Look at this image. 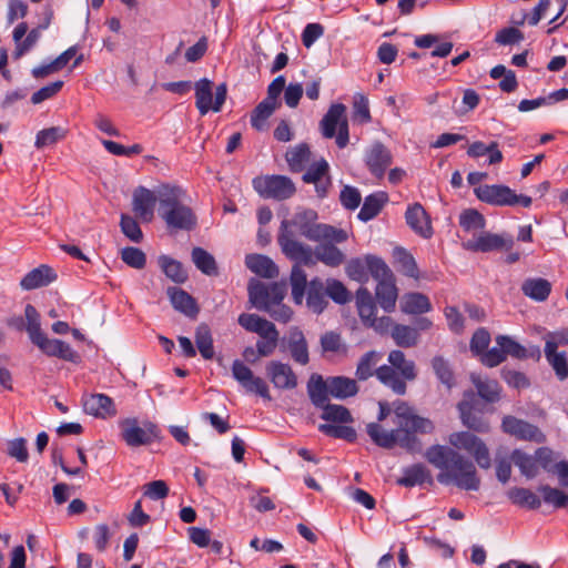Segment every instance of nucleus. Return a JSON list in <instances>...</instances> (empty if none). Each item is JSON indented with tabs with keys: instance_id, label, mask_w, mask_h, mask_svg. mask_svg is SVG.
Here are the masks:
<instances>
[{
	"instance_id": "obj_17",
	"label": "nucleus",
	"mask_w": 568,
	"mask_h": 568,
	"mask_svg": "<svg viewBox=\"0 0 568 568\" xmlns=\"http://www.w3.org/2000/svg\"><path fill=\"white\" fill-rule=\"evenodd\" d=\"M156 201H159L158 191L154 193L144 186H139L133 192L132 210L142 222L149 223L154 217Z\"/></svg>"
},
{
	"instance_id": "obj_48",
	"label": "nucleus",
	"mask_w": 568,
	"mask_h": 568,
	"mask_svg": "<svg viewBox=\"0 0 568 568\" xmlns=\"http://www.w3.org/2000/svg\"><path fill=\"white\" fill-rule=\"evenodd\" d=\"M276 109V105L263 100L251 113V125L256 131H265L267 129V120Z\"/></svg>"
},
{
	"instance_id": "obj_57",
	"label": "nucleus",
	"mask_w": 568,
	"mask_h": 568,
	"mask_svg": "<svg viewBox=\"0 0 568 568\" xmlns=\"http://www.w3.org/2000/svg\"><path fill=\"white\" fill-rule=\"evenodd\" d=\"M318 430L327 436L345 439L347 442H354L357 437L356 430L346 425L321 424Z\"/></svg>"
},
{
	"instance_id": "obj_60",
	"label": "nucleus",
	"mask_w": 568,
	"mask_h": 568,
	"mask_svg": "<svg viewBox=\"0 0 568 568\" xmlns=\"http://www.w3.org/2000/svg\"><path fill=\"white\" fill-rule=\"evenodd\" d=\"M538 490L542 494L545 503L552 505L556 508H564L568 505V495L558 488L542 485Z\"/></svg>"
},
{
	"instance_id": "obj_2",
	"label": "nucleus",
	"mask_w": 568,
	"mask_h": 568,
	"mask_svg": "<svg viewBox=\"0 0 568 568\" xmlns=\"http://www.w3.org/2000/svg\"><path fill=\"white\" fill-rule=\"evenodd\" d=\"M426 460L435 468L438 483L455 485L464 490H478L480 478L475 464L459 454L456 449L445 445H433L425 452Z\"/></svg>"
},
{
	"instance_id": "obj_41",
	"label": "nucleus",
	"mask_w": 568,
	"mask_h": 568,
	"mask_svg": "<svg viewBox=\"0 0 568 568\" xmlns=\"http://www.w3.org/2000/svg\"><path fill=\"white\" fill-rule=\"evenodd\" d=\"M388 197L387 194L384 192H378L368 195L363 203V206L358 213V219L367 222L375 216L378 215V213L382 211L384 204L387 202Z\"/></svg>"
},
{
	"instance_id": "obj_31",
	"label": "nucleus",
	"mask_w": 568,
	"mask_h": 568,
	"mask_svg": "<svg viewBox=\"0 0 568 568\" xmlns=\"http://www.w3.org/2000/svg\"><path fill=\"white\" fill-rule=\"evenodd\" d=\"M521 291L527 297L544 302L551 293V283L542 277H530L524 281Z\"/></svg>"
},
{
	"instance_id": "obj_30",
	"label": "nucleus",
	"mask_w": 568,
	"mask_h": 568,
	"mask_svg": "<svg viewBox=\"0 0 568 568\" xmlns=\"http://www.w3.org/2000/svg\"><path fill=\"white\" fill-rule=\"evenodd\" d=\"M433 478L430 471L423 464H414L403 469L402 477L397 478L396 483L404 487H414L423 485L424 483H432Z\"/></svg>"
},
{
	"instance_id": "obj_7",
	"label": "nucleus",
	"mask_w": 568,
	"mask_h": 568,
	"mask_svg": "<svg viewBox=\"0 0 568 568\" xmlns=\"http://www.w3.org/2000/svg\"><path fill=\"white\" fill-rule=\"evenodd\" d=\"M28 320L27 332L31 342L45 355L58 357L68 362H77L79 355L72 347L61 339H50L41 331L40 314L31 304L26 305Z\"/></svg>"
},
{
	"instance_id": "obj_43",
	"label": "nucleus",
	"mask_w": 568,
	"mask_h": 568,
	"mask_svg": "<svg viewBox=\"0 0 568 568\" xmlns=\"http://www.w3.org/2000/svg\"><path fill=\"white\" fill-rule=\"evenodd\" d=\"M287 164L293 172H302L311 160V151L307 144L302 143L286 152Z\"/></svg>"
},
{
	"instance_id": "obj_24",
	"label": "nucleus",
	"mask_w": 568,
	"mask_h": 568,
	"mask_svg": "<svg viewBox=\"0 0 568 568\" xmlns=\"http://www.w3.org/2000/svg\"><path fill=\"white\" fill-rule=\"evenodd\" d=\"M57 280V273L48 265H40L24 275L20 285L26 291L47 286Z\"/></svg>"
},
{
	"instance_id": "obj_13",
	"label": "nucleus",
	"mask_w": 568,
	"mask_h": 568,
	"mask_svg": "<svg viewBox=\"0 0 568 568\" xmlns=\"http://www.w3.org/2000/svg\"><path fill=\"white\" fill-rule=\"evenodd\" d=\"M121 435L128 446L138 447L149 445L159 435V429L152 422L139 425L136 418H126L120 423Z\"/></svg>"
},
{
	"instance_id": "obj_20",
	"label": "nucleus",
	"mask_w": 568,
	"mask_h": 568,
	"mask_svg": "<svg viewBox=\"0 0 568 568\" xmlns=\"http://www.w3.org/2000/svg\"><path fill=\"white\" fill-rule=\"evenodd\" d=\"M266 374L276 388L293 389L297 386V376L288 364L272 361L266 366Z\"/></svg>"
},
{
	"instance_id": "obj_1",
	"label": "nucleus",
	"mask_w": 568,
	"mask_h": 568,
	"mask_svg": "<svg viewBox=\"0 0 568 568\" xmlns=\"http://www.w3.org/2000/svg\"><path fill=\"white\" fill-rule=\"evenodd\" d=\"M394 429L385 430L378 423H369L366 427L371 439L379 447L392 449L396 445L408 452L420 450V442L416 433H432L434 425L432 420L416 415L406 403L399 402L394 409Z\"/></svg>"
},
{
	"instance_id": "obj_14",
	"label": "nucleus",
	"mask_w": 568,
	"mask_h": 568,
	"mask_svg": "<svg viewBox=\"0 0 568 568\" xmlns=\"http://www.w3.org/2000/svg\"><path fill=\"white\" fill-rule=\"evenodd\" d=\"M232 375L234 379L247 392L261 396L265 400H272L267 383L240 359L232 364Z\"/></svg>"
},
{
	"instance_id": "obj_27",
	"label": "nucleus",
	"mask_w": 568,
	"mask_h": 568,
	"mask_svg": "<svg viewBox=\"0 0 568 568\" xmlns=\"http://www.w3.org/2000/svg\"><path fill=\"white\" fill-rule=\"evenodd\" d=\"M245 265L251 272L264 278H275L280 274L276 264L266 255L248 254L245 257Z\"/></svg>"
},
{
	"instance_id": "obj_39",
	"label": "nucleus",
	"mask_w": 568,
	"mask_h": 568,
	"mask_svg": "<svg viewBox=\"0 0 568 568\" xmlns=\"http://www.w3.org/2000/svg\"><path fill=\"white\" fill-rule=\"evenodd\" d=\"M496 344L500 348H503L505 357H507L508 355L517 359H525L534 355H537V357H539L538 348H536L531 354H529L526 347L520 345L518 342H516L513 337L508 335H498L496 337Z\"/></svg>"
},
{
	"instance_id": "obj_6",
	"label": "nucleus",
	"mask_w": 568,
	"mask_h": 568,
	"mask_svg": "<svg viewBox=\"0 0 568 568\" xmlns=\"http://www.w3.org/2000/svg\"><path fill=\"white\" fill-rule=\"evenodd\" d=\"M387 361L389 365L377 367L375 376L395 394L404 395L407 388L406 382H413L417 377L416 364L399 349L389 352Z\"/></svg>"
},
{
	"instance_id": "obj_53",
	"label": "nucleus",
	"mask_w": 568,
	"mask_h": 568,
	"mask_svg": "<svg viewBox=\"0 0 568 568\" xmlns=\"http://www.w3.org/2000/svg\"><path fill=\"white\" fill-rule=\"evenodd\" d=\"M366 266L367 272H369V274L374 277V280L377 281V283L394 278L390 268L382 258L377 256L367 255Z\"/></svg>"
},
{
	"instance_id": "obj_56",
	"label": "nucleus",
	"mask_w": 568,
	"mask_h": 568,
	"mask_svg": "<svg viewBox=\"0 0 568 568\" xmlns=\"http://www.w3.org/2000/svg\"><path fill=\"white\" fill-rule=\"evenodd\" d=\"M325 292L327 296L337 304H346L352 298V295L346 286L341 281L335 278L326 280Z\"/></svg>"
},
{
	"instance_id": "obj_25",
	"label": "nucleus",
	"mask_w": 568,
	"mask_h": 568,
	"mask_svg": "<svg viewBox=\"0 0 568 568\" xmlns=\"http://www.w3.org/2000/svg\"><path fill=\"white\" fill-rule=\"evenodd\" d=\"M345 112L346 108L342 103H335L329 106L320 123L324 138L332 139L336 135V129L339 130L341 123L347 121Z\"/></svg>"
},
{
	"instance_id": "obj_8",
	"label": "nucleus",
	"mask_w": 568,
	"mask_h": 568,
	"mask_svg": "<svg viewBox=\"0 0 568 568\" xmlns=\"http://www.w3.org/2000/svg\"><path fill=\"white\" fill-rule=\"evenodd\" d=\"M195 105L201 113L205 115L209 111L219 112L226 100L227 88L221 83L215 88L213 97V82L206 78L200 79L194 83Z\"/></svg>"
},
{
	"instance_id": "obj_47",
	"label": "nucleus",
	"mask_w": 568,
	"mask_h": 568,
	"mask_svg": "<svg viewBox=\"0 0 568 568\" xmlns=\"http://www.w3.org/2000/svg\"><path fill=\"white\" fill-rule=\"evenodd\" d=\"M192 261L205 275L211 276L217 274V266L214 256L204 248L194 247L192 250Z\"/></svg>"
},
{
	"instance_id": "obj_34",
	"label": "nucleus",
	"mask_w": 568,
	"mask_h": 568,
	"mask_svg": "<svg viewBox=\"0 0 568 568\" xmlns=\"http://www.w3.org/2000/svg\"><path fill=\"white\" fill-rule=\"evenodd\" d=\"M554 343H545V357L556 373L564 381L568 377V361L565 352H557Z\"/></svg>"
},
{
	"instance_id": "obj_22",
	"label": "nucleus",
	"mask_w": 568,
	"mask_h": 568,
	"mask_svg": "<svg viewBox=\"0 0 568 568\" xmlns=\"http://www.w3.org/2000/svg\"><path fill=\"white\" fill-rule=\"evenodd\" d=\"M390 163L392 154L382 143L373 144L367 151L366 164L376 178H382Z\"/></svg>"
},
{
	"instance_id": "obj_37",
	"label": "nucleus",
	"mask_w": 568,
	"mask_h": 568,
	"mask_svg": "<svg viewBox=\"0 0 568 568\" xmlns=\"http://www.w3.org/2000/svg\"><path fill=\"white\" fill-rule=\"evenodd\" d=\"M329 395L335 398L344 399L355 396L358 393V386L355 379L345 376L329 377Z\"/></svg>"
},
{
	"instance_id": "obj_38",
	"label": "nucleus",
	"mask_w": 568,
	"mask_h": 568,
	"mask_svg": "<svg viewBox=\"0 0 568 568\" xmlns=\"http://www.w3.org/2000/svg\"><path fill=\"white\" fill-rule=\"evenodd\" d=\"M458 409L464 426L478 433H487L489 430V423L486 419H484L480 415L474 413L473 407L469 403H459Z\"/></svg>"
},
{
	"instance_id": "obj_4",
	"label": "nucleus",
	"mask_w": 568,
	"mask_h": 568,
	"mask_svg": "<svg viewBox=\"0 0 568 568\" xmlns=\"http://www.w3.org/2000/svg\"><path fill=\"white\" fill-rule=\"evenodd\" d=\"M185 191L176 185L164 184L158 189L159 215L166 225L174 230H193L196 215L192 209L182 203Z\"/></svg>"
},
{
	"instance_id": "obj_9",
	"label": "nucleus",
	"mask_w": 568,
	"mask_h": 568,
	"mask_svg": "<svg viewBox=\"0 0 568 568\" xmlns=\"http://www.w3.org/2000/svg\"><path fill=\"white\" fill-rule=\"evenodd\" d=\"M248 298L254 307L266 311L274 303L282 302L286 294V284L284 282H274L264 284L257 280H251L247 286Z\"/></svg>"
},
{
	"instance_id": "obj_50",
	"label": "nucleus",
	"mask_w": 568,
	"mask_h": 568,
	"mask_svg": "<svg viewBox=\"0 0 568 568\" xmlns=\"http://www.w3.org/2000/svg\"><path fill=\"white\" fill-rule=\"evenodd\" d=\"M159 264L164 274L175 283H184L187 278V274L184 271L182 264L166 255L159 257Z\"/></svg>"
},
{
	"instance_id": "obj_49",
	"label": "nucleus",
	"mask_w": 568,
	"mask_h": 568,
	"mask_svg": "<svg viewBox=\"0 0 568 568\" xmlns=\"http://www.w3.org/2000/svg\"><path fill=\"white\" fill-rule=\"evenodd\" d=\"M67 133L68 130L61 126H51L40 130L37 133L34 146L37 149H43L53 145L58 141L63 140L67 136Z\"/></svg>"
},
{
	"instance_id": "obj_33",
	"label": "nucleus",
	"mask_w": 568,
	"mask_h": 568,
	"mask_svg": "<svg viewBox=\"0 0 568 568\" xmlns=\"http://www.w3.org/2000/svg\"><path fill=\"white\" fill-rule=\"evenodd\" d=\"M375 295L378 304L385 312L394 311L398 296L395 278L377 283Z\"/></svg>"
},
{
	"instance_id": "obj_40",
	"label": "nucleus",
	"mask_w": 568,
	"mask_h": 568,
	"mask_svg": "<svg viewBox=\"0 0 568 568\" xmlns=\"http://www.w3.org/2000/svg\"><path fill=\"white\" fill-rule=\"evenodd\" d=\"M507 496L513 504L519 507L538 509L541 506L540 498L528 488L513 487L507 491Z\"/></svg>"
},
{
	"instance_id": "obj_16",
	"label": "nucleus",
	"mask_w": 568,
	"mask_h": 568,
	"mask_svg": "<svg viewBox=\"0 0 568 568\" xmlns=\"http://www.w3.org/2000/svg\"><path fill=\"white\" fill-rule=\"evenodd\" d=\"M503 432L518 439L544 443L546 436L535 425L514 416H505L501 423Z\"/></svg>"
},
{
	"instance_id": "obj_26",
	"label": "nucleus",
	"mask_w": 568,
	"mask_h": 568,
	"mask_svg": "<svg viewBox=\"0 0 568 568\" xmlns=\"http://www.w3.org/2000/svg\"><path fill=\"white\" fill-rule=\"evenodd\" d=\"M168 296L171 301L172 306L183 313L185 316L194 318L199 313V307L195 300L185 291L179 287H169Z\"/></svg>"
},
{
	"instance_id": "obj_11",
	"label": "nucleus",
	"mask_w": 568,
	"mask_h": 568,
	"mask_svg": "<svg viewBox=\"0 0 568 568\" xmlns=\"http://www.w3.org/2000/svg\"><path fill=\"white\" fill-rule=\"evenodd\" d=\"M356 306L358 315L366 326L374 328L381 334L389 331L392 318L388 316L376 317V306L367 288L361 287L356 292Z\"/></svg>"
},
{
	"instance_id": "obj_15",
	"label": "nucleus",
	"mask_w": 568,
	"mask_h": 568,
	"mask_svg": "<svg viewBox=\"0 0 568 568\" xmlns=\"http://www.w3.org/2000/svg\"><path fill=\"white\" fill-rule=\"evenodd\" d=\"M463 247L471 252H490L495 250H510L514 240L510 235H499L480 231L478 235H474L462 243Z\"/></svg>"
},
{
	"instance_id": "obj_46",
	"label": "nucleus",
	"mask_w": 568,
	"mask_h": 568,
	"mask_svg": "<svg viewBox=\"0 0 568 568\" xmlns=\"http://www.w3.org/2000/svg\"><path fill=\"white\" fill-rule=\"evenodd\" d=\"M239 324L247 332L256 333L258 336L275 326L272 322L262 318L256 314L242 313L237 320Z\"/></svg>"
},
{
	"instance_id": "obj_5",
	"label": "nucleus",
	"mask_w": 568,
	"mask_h": 568,
	"mask_svg": "<svg viewBox=\"0 0 568 568\" xmlns=\"http://www.w3.org/2000/svg\"><path fill=\"white\" fill-rule=\"evenodd\" d=\"M301 234L314 242H322L314 250V258L327 266L337 267L345 261L344 253L334 243H343L347 240V233L328 224L304 225Z\"/></svg>"
},
{
	"instance_id": "obj_52",
	"label": "nucleus",
	"mask_w": 568,
	"mask_h": 568,
	"mask_svg": "<svg viewBox=\"0 0 568 568\" xmlns=\"http://www.w3.org/2000/svg\"><path fill=\"white\" fill-rule=\"evenodd\" d=\"M260 337L261 339L256 342L257 356L266 357L272 355L277 346L280 337V333L276 327H268V331L260 335Z\"/></svg>"
},
{
	"instance_id": "obj_29",
	"label": "nucleus",
	"mask_w": 568,
	"mask_h": 568,
	"mask_svg": "<svg viewBox=\"0 0 568 568\" xmlns=\"http://www.w3.org/2000/svg\"><path fill=\"white\" fill-rule=\"evenodd\" d=\"M306 288L307 306L316 314L322 313L327 306V294L325 292V283L320 277H315L311 280L308 283H306Z\"/></svg>"
},
{
	"instance_id": "obj_55",
	"label": "nucleus",
	"mask_w": 568,
	"mask_h": 568,
	"mask_svg": "<svg viewBox=\"0 0 568 568\" xmlns=\"http://www.w3.org/2000/svg\"><path fill=\"white\" fill-rule=\"evenodd\" d=\"M378 354L375 351L365 353L357 364L355 372L356 378L359 381H366L375 375Z\"/></svg>"
},
{
	"instance_id": "obj_10",
	"label": "nucleus",
	"mask_w": 568,
	"mask_h": 568,
	"mask_svg": "<svg viewBox=\"0 0 568 568\" xmlns=\"http://www.w3.org/2000/svg\"><path fill=\"white\" fill-rule=\"evenodd\" d=\"M449 444L456 449H462L471 455L480 468L488 469L491 466L490 454L486 444L469 432H458L449 435Z\"/></svg>"
},
{
	"instance_id": "obj_35",
	"label": "nucleus",
	"mask_w": 568,
	"mask_h": 568,
	"mask_svg": "<svg viewBox=\"0 0 568 568\" xmlns=\"http://www.w3.org/2000/svg\"><path fill=\"white\" fill-rule=\"evenodd\" d=\"M470 379L475 385L478 395L488 403H495L500 398V386L497 381L483 378L473 373Z\"/></svg>"
},
{
	"instance_id": "obj_21",
	"label": "nucleus",
	"mask_w": 568,
	"mask_h": 568,
	"mask_svg": "<svg viewBox=\"0 0 568 568\" xmlns=\"http://www.w3.org/2000/svg\"><path fill=\"white\" fill-rule=\"evenodd\" d=\"M82 406L87 414L99 418H108L116 414L112 398L104 394L83 396Z\"/></svg>"
},
{
	"instance_id": "obj_45",
	"label": "nucleus",
	"mask_w": 568,
	"mask_h": 568,
	"mask_svg": "<svg viewBox=\"0 0 568 568\" xmlns=\"http://www.w3.org/2000/svg\"><path fill=\"white\" fill-rule=\"evenodd\" d=\"M195 344L204 359L214 357V346L211 329L206 324H201L195 331Z\"/></svg>"
},
{
	"instance_id": "obj_61",
	"label": "nucleus",
	"mask_w": 568,
	"mask_h": 568,
	"mask_svg": "<svg viewBox=\"0 0 568 568\" xmlns=\"http://www.w3.org/2000/svg\"><path fill=\"white\" fill-rule=\"evenodd\" d=\"M122 261L136 270H141L146 264V256L144 252L138 247L128 246L121 251Z\"/></svg>"
},
{
	"instance_id": "obj_18",
	"label": "nucleus",
	"mask_w": 568,
	"mask_h": 568,
	"mask_svg": "<svg viewBox=\"0 0 568 568\" xmlns=\"http://www.w3.org/2000/svg\"><path fill=\"white\" fill-rule=\"evenodd\" d=\"M476 196L481 202L495 206H511L513 190L503 184H484L474 190Z\"/></svg>"
},
{
	"instance_id": "obj_32",
	"label": "nucleus",
	"mask_w": 568,
	"mask_h": 568,
	"mask_svg": "<svg viewBox=\"0 0 568 568\" xmlns=\"http://www.w3.org/2000/svg\"><path fill=\"white\" fill-rule=\"evenodd\" d=\"M307 394L316 407H323L329 395V381H324L320 374H312L307 383Z\"/></svg>"
},
{
	"instance_id": "obj_58",
	"label": "nucleus",
	"mask_w": 568,
	"mask_h": 568,
	"mask_svg": "<svg viewBox=\"0 0 568 568\" xmlns=\"http://www.w3.org/2000/svg\"><path fill=\"white\" fill-rule=\"evenodd\" d=\"M396 261L399 264L400 272L409 277L418 278L419 272L415 258L403 248L395 251Z\"/></svg>"
},
{
	"instance_id": "obj_54",
	"label": "nucleus",
	"mask_w": 568,
	"mask_h": 568,
	"mask_svg": "<svg viewBox=\"0 0 568 568\" xmlns=\"http://www.w3.org/2000/svg\"><path fill=\"white\" fill-rule=\"evenodd\" d=\"M321 408L323 409L321 417L324 420L342 424L353 422L352 414L345 406L326 403Z\"/></svg>"
},
{
	"instance_id": "obj_36",
	"label": "nucleus",
	"mask_w": 568,
	"mask_h": 568,
	"mask_svg": "<svg viewBox=\"0 0 568 568\" xmlns=\"http://www.w3.org/2000/svg\"><path fill=\"white\" fill-rule=\"evenodd\" d=\"M400 310L406 314H423L432 310V304L422 293H408L400 300Z\"/></svg>"
},
{
	"instance_id": "obj_3",
	"label": "nucleus",
	"mask_w": 568,
	"mask_h": 568,
	"mask_svg": "<svg viewBox=\"0 0 568 568\" xmlns=\"http://www.w3.org/2000/svg\"><path fill=\"white\" fill-rule=\"evenodd\" d=\"M293 224V221H282L277 242L283 254L294 262L290 274L291 294L294 303L302 305L307 283V275L302 266H314L316 264V258H314V250H312L311 246L295 239V235L291 230Z\"/></svg>"
},
{
	"instance_id": "obj_62",
	"label": "nucleus",
	"mask_w": 568,
	"mask_h": 568,
	"mask_svg": "<svg viewBox=\"0 0 568 568\" xmlns=\"http://www.w3.org/2000/svg\"><path fill=\"white\" fill-rule=\"evenodd\" d=\"M121 231L132 242L140 243L143 239V233L139 223L130 215L122 214L120 221Z\"/></svg>"
},
{
	"instance_id": "obj_28",
	"label": "nucleus",
	"mask_w": 568,
	"mask_h": 568,
	"mask_svg": "<svg viewBox=\"0 0 568 568\" xmlns=\"http://www.w3.org/2000/svg\"><path fill=\"white\" fill-rule=\"evenodd\" d=\"M287 347L292 358L296 363L306 365L310 362L308 345L303 332L300 328H291L287 339Z\"/></svg>"
},
{
	"instance_id": "obj_12",
	"label": "nucleus",
	"mask_w": 568,
	"mask_h": 568,
	"mask_svg": "<svg viewBox=\"0 0 568 568\" xmlns=\"http://www.w3.org/2000/svg\"><path fill=\"white\" fill-rule=\"evenodd\" d=\"M256 192L266 199L278 201L290 199L295 193V185L284 175L261 176L253 180Z\"/></svg>"
},
{
	"instance_id": "obj_64",
	"label": "nucleus",
	"mask_w": 568,
	"mask_h": 568,
	"mask_svg": "<svg viewBox=\"0 0 568 568\" xmlns=\"http://www.w3.org/2000/svg\"><path fill=\"white\" fill-rule=\"evenodd\" d=\"M489 343V332L486 328L480 327L473 334V337L470 339V351L475 355H481L487 349Z\"/></svg>"
},
{
	"instance_id": "obj_42",
	"label": "nucleus",
	"mask_w": 568,
	"mask_h": 568,
	"mask_svg": "<svg viewBox=\"0 0 568 568\" xmlns=\"http://www.w3.org/2000/svg\"><path fill=\"white\" fill-rule=\"evenodd\" d=\"M389 328H392L390 335L397 346L409 348L414 347L418 343L419 333L416 328L408 325L393 323Z\"/></svg>"
},
{
	"instance_id": "obj_51",
	"label": "nucleus",
	"mask_w": 568,
	"mask_h": 568,
	"mask_svg": "<svg viewBox=\"0 0 568 568\" xmlns=\"http://www.w3.org/2000/svg\"><path fill=\"white\" fill-rule=\"evenodd\" d=\"M511 462L527 478H532L537 475L538 468L535 456H530L519 449H515L511 454Z\"/></svg>"
},
{
	"instance_id": "obj_44",
	"label": "nucleus",
	"mask_w": 568,
	"mask_h": 568,
	"mask_svg": "<svg viewBox=\"0 0 568 568\" xmlns=\"http://www.w3.org/2000/svg\"><path fill=\"white\" fill-rule=\"evenodd\" d=\"M459 225L465 232L471 233L474 236L478 231L484 230L486 220L477 210L467 209L459 215Z\"/></svg>"
},
{
	"instance_id": "obj_63",
	"label": "nucleus",
	"mask_w": 568,
	"mask_h": 568,
	"mask_svg": "<svg viewBox=\"0 0 568 568\" xmlns=\"http://www.w3.org/2000/svg\"><path fill=\"white\" fill-rule=\"evenodd\" d=\"M368 100L364 94L357 93L353 103V120L358 123H368L371 121Z\"/></svg>"
},
{
	"instance_id": "obj_59",
	"label": "nucleus",
	"mask_w": 568,
	"mask_h": 568,
	"mask_svg": "<svg viewBox=\"0 0 568 568\" xmlns=\"http://www.w3.org/2000/svg\"><path fill=\"white\" fill-rule=\"evenodd\" d=\"M432 367L438 379L446 385L447 388H452L454 385V374L448 362L442 356H435L432 359Z\"/></svg>"
},
{
	"instance_id": "obj_19",
	"label": "nucleus",
	"mask_w": 568,
	"mask_h": 568,
	"mask_svg": "<svg viewBox=\"0 0 568 568\" xmlns=\"http://www.w3.org/2000/svg\"><path fill=\"white\" fill-rule=\"evenodd\" d=\"M42 30L38 27L28 31V24L20 22L12 32L16 49L12 53L16 60L29 52L40 40Z\"/></svg>"
},
{
	"instance_id": "obj_23",
	"label": "nucleus",
	"mask_w": 568,
	"mask_h": 568,
	"mask_svg": "<svg viewBox=\"0 0 568 568\" xmlns=\"http://www.w3.org/2000/svg\"><path fill=\"white\" fill-rule=\"evenodd\" d=\"M405 217L407 224L415 233L419 234L424 239H429L433 235L429 216L420 204L416 203L413 206H409L406 211Z\"/></svg>"
}]
</instances>
